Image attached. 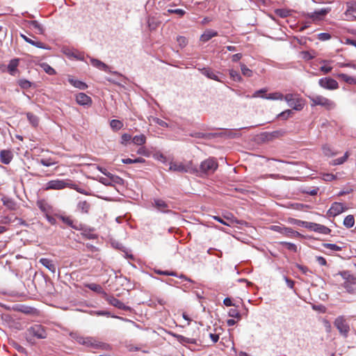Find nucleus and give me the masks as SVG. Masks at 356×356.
<instances>
[{
	"instance_id": "13d9d810",
	"label": "nucleus",
	"mask_w": 356,
	"mask_h": 356,
	"mask_svg": "<svg viewBox=\"0 0 356 356\" xmlns=\"http://www.w3.org/2000/svg\"><path fill=\"white\" fill-rule=\"evenodd\" d=\"M318 38L320 40L325 41L330 40L331 38V35L327 33H321L318 35Z\"/></svg>"
},
{
	"instance_id": "ddd939ff",
	"label": "nucleus",
	"mask_w": 356,
	"mask_h": 356,
	"mask_svg": "<svg viewBox=\"0 0 356 356\" xmlns=\"http://www.w3.org/2000/svg\"><path fill=\"white\" fill-rule=\"evenodd\" d=\"M104 299L111 305L121 309L127 310L128 307H126L123 302H122L120 300L115 298L113 296H108L106 294Z\"/></svg>"
},
{
	"instance_id": "338daca9",
	"label": "nucleus",
	"mask_w": 356,
	"mask_h": 356,
	"mask_svg": "<svg viewBox=\"0 0 356 356\" xmlns=\"http://www.w3.org/2000/svg\"><path fill=\"white\" fill-rule=\"evenodd\" d=\"M131 135H129L128 134H124L122 136V144L126 143L127 142L131 140Z\"/></svg>"
},
{
	"instance_id": "4c0bfd02",
	"label": "nucleus",
	"mask_w": 356,
	"mask_h": 356,
	"mask_svg": "<svg viewBox=\"0 0 356 356\" xmlns=\"http://www.w3.org/2000/svg\"><path fill=\"white\" fill-rule=\"evenodd\" d=\"M122 162L124 164H133V163H144L145 159L141 157H138L134 159H122Z\"/></svg>"
},
{
	"instance_id": "6e6d98bb",
	"label": "nucleus",
	"mask_w": 356,
	"mask_h": 356,
	"mask_svg": "<svg viewBox=\"0 0 356 356\" xmlns=\"http://www.w3.org/2000/svg\"><path fill=\"white\" fill-rule=\"evenodd\" d=\"M275 13L282 18L286 17L289 15V12L284 9H277L275 10Z\"/></svg>"
},
{
	"instance_id": "4d7b16f0",
	"label": "nucleus",
	"mask_w": 356,
	"mask_h": 356,
	"mask_svg": "<svg viewBox=\"0 0 356 356\" xmlns=\"http://www.w3.org/2000/svg\"><path fill=\"white\" fill-rule=\"evenodd\" d=\"M168 13H175V14H177L179 16H183L186 12L185 10H182V9H179V8H177V9H168Z\"/></svg>"
},
{
	"instance_id": "a878e982",
	"label": "nucleus",
	"mask_w": 356,
	"mask_h": 356,
	"mask_svg": "<svg viewBox=\"0 0 356 356\" xmlns=\"http://www.w3.org/2000/svg\"><path fill=\"white\" fill-rule=\"evenodd\" d=\"M154 205L158 210L162 212L168 211V205L163 200H154Z\"/></svg>"
},
{
	"instance_id": "7ed1b4c3",
	"label": "nucleus",
	"mask_w": 356,
	"mask_h": 356,
	"mask_svg": "<svg viewBox=\"0 0 356 356\" xmlns=\"http://www.w3.org/2000/svg\"><path fill=\"white\" fill-rule=\"evenodd\" d=\"M169 170L179 172H191L194 173L198 172L197 169L193 166L192 161L182 162H170Z\"/></svg>"
},
{
	"instance_id": "0e129e2a",
	"label": "nucleus",
	"mask_w": 356,
	"mask_h": 356,
	"mask_svg": "<svg viewBox=\"0 0 356 356\" xmlns=\"http://www.w3.org/2000/svg\"><path fill=\"white\" fill-rule=\"evenodd\" d=\"M99 182L105 186H113L111 181L104 177H101L99 179Z\"/></svg>"
},
{
	"instance_id": "bb28decb",
	"label": "nucleus",
	"mask_w": 356,
	"mask_h": 356,
	"mask_svg": "<svg viewBox=\"0 0 356 356\" xmlns=\"http://www.w3.org/2000/svg\"><path fill=\"white\" fill-rule=\"evenodd\" d=\"M87 287L88 289H90V290L102 295L104 298H105V296L107 294L99 284L91 283V284H88L87 285Z\"/></svg>"
},
{
	"instance_id": "0eeeda50",
	"label": "nucleus",
	"mask_w": 356,
	"mask_h": 356,
	"mask_svg": "<svg viewBox=\"0 0 356 356\" xmlns=\"http://www.w3.org/2000/svg\"><path fill=\"white\" fill-rule=\"evenodd\" d=\"M84 346L94 349H101L103 350H111V346L110 344L99 341L92 337H88V339Z\"/></svg>"
},
{
	"instance_id": "dca6fc26",
	"label": "nucleus",
	"mask_w": 356,
	"mask_h": 356,
	"mask_svg": "<svg viewBox=\"0 0 356 356\" xmlns=\"http://www.w3.org/2000/svg\"><path fill=\"white\" fill-rule=\"evenodd\" d=\"M13 153L10 150H1L0 152V160L3 164H8L13 159Z\"/></svg>"
},
{
	"instance_id": "f704fd0d",
	"label": "nucleus",
	"mask_w": 356,
	"mask_h": 356,
	"mask_svg": "<svg viewBox=\"0 0 356 356\" xmlns=\"http://www.w3.org/2000/svg\"><path fill=\"white\" fill-rule=\"evenodd\" d=\"M355 225V218L353 215L347 216L343 220V225L347 228H351Z\"/></svg>"
},
{
	"instance_id": "de8ad7c7",
	"label": "nucleus",
	"mask_w": 356,
	"mask_h": 356,
	"mask_svg": "<svg viewBox=\"0 0 356 356\" xmlns=\"http://www.w3.org/2000/svg\"><path fill=\"white\" fill-rule=\"evenodd\" d=\"M289 222L291 224L306 227L307 221H302L295 218H289Z\"/></svg>"
},
{
	"instance_id": "f257e3e1",
	"label": "nucleus",
	"mask_w": 356,
	"mask_h": 356,
	"mask_svg": "<svg viewBox=\"0 0 356 356\" xmlns=\"http://www.w3.org/2000/svg\"><path fill=\"white\" fill-rule=\"evenodd\" d=\"M26 340L31 344L35 343V339H43L47 338V333L44 327L41 325L35 324L29 327L24 332Z\"/></svg>"
},
{
	"instance_id": "052dcab7",
	"label": "nucleus",
	"mask_w": 356,
	"mask_h": 356,
	"mask_svg": "<svg viewBox=\"0 0 356 356\" xmlns=\"http://www.w3.org/2000/svg\"><path fill=\"white\" fill-rule=\"evenodd\" d=\"M111 183L113 182V183L120 184V185L124 184L123 179H122L121 177H120L119 176H117V175H114V177H113L112 179H111Z\"/></svg>"
},
{
	"instance_id": "473e14b6",
	"label": "nucleus",
	"mask_w": 356,
	"mask_h": 356,
	"mask_svg": "<svg viewBox=\"0 0 356 356\" xmlns=\"http://www.w3.org/2000/svg\"><path fill=\"white\" fill-rule=\"evenodd\" d=\"M30 28L36 31L38 34H43L44 29L42 26L37 21H31L30 22Z\"/></svg>"
},
{
	"instance_id": "774afa93",
	"label": "nucleus",
	"mask_w": 356,
	"mask_h": 356,
	"mask_svg": "<svg viewBox=\"0 0 356 356\" xmlns=\"http://www.w3.org/2000/svg\"><path fill=\"white\" fill-rule=\"evenodd\" d=\"M316 261L321 266H325L327 264V261H326L325 259L323 257H317Z\"/></svg>"
},
{
	"instance_id": "cd10ccee",
	"label": "nucleus",
	"mask_w": 356,
	"mask_h": 356,
	"mask_svg": "<svg viewBox=\"0 0 356 356\" xmlns=\"http://www.w3.org/2000/svg\"><path fill=\"white\" fill-rule=\"evenodd\" d=\"M202 74L206 76L207 78L220 81L216 73L210 68H203L201 70Z\"/></svg>"
},
{
	"instance_id": "c756f323",
	"label": "nucleus",
	"mask_w": 356,
	"mask_h": 356,
	"mask_svg": "<svg viewBox=\"0 0 356 356\" xmlns=\"http://www.w3.org/2000/svg\"><path fill=\"white\" fill-rule=\"evenodd\" d=\"M70 337L72 339L75 340L77 343L81 345H85L86 343L87 339H88V337H83L81 335H79L77 333H71Z\"/></svg>"
},
{
	"instance_id": "a19ab883",
	"label": "nucleus",
	"mask_w": 356,
	"mask_h": 356,
	"mask_svg": "<svg viewBox=\"0 0 356 356\" xmlns=\"http://www.w3.org/2000/svg\"><path fill=\"white\" fill-rule=\"evenodd\" d=\"M41 67L43 70L49 75H54L56 74V71L54 68H52L49 64L46 63H43L41 64Z\"/></svg>"
},
{
	"instance_id": "bf43d9fd",
	"label": "nucleus",
	"mask_w": 356,
	"mask_h": 356,
	"mask_svg": "<svg viewBox=\"0 0 356 356\" xmlns=\"http://www.w3.org/2000/svg\"><path fill=\"white\" fill-rule=\"evenodd\" d=\"M156 274H159V275H170V276H177V274L176 273L173 272V271H168V270H156Z\"/></svg>"
},
{
	"instance_id": "5701e85b",
	"label": "nucleus",
	"mask_w": 356,
	"mask_h": 356,
	"mask_svg": "<svg viewBox=\"0 0 356 356\" xmlns=\"http://www.w3.org/2000/svg\"><path fill=\"white\" fill-rule=\"evenodd\" d=\"M63 52L68 57H73L78 60L83 59V54L81 52L76 51V50L66 49L63 51Z\"/></svg>"
},
{
	"instance_id": "9b49d317",
	"label": "nucleus",
	"mask_w": 356,
	"mask_h": 356,
	"mask_svg": "<svg viewBox=\"0 0 356 356\" xmlns=\"http://www.w3.org/2000/svg\"><path fill=\"white\" fill-rule=\"evenodd\" d=\"M346 209L347 208L343 203L335 202L332 204L330 209L327 211V215L335 217L345 211Z\"/></svg>"
},
{
	"instance_id": "69168bd1",
	"label": "nucleus",
	"mask_w": 356,
	"mask_h": 356,
	"mask_svg": "<svg viewBox=\"0 0 356 356\" xmlns=\"http://www.w3.org/2000/svg\"><path fill=\"white\" fill-rule=\"evenodd\" d=\"M40 163L44 165V166H51L53 164H54V163L51 162L50 159H41L40 161Z\"/></svg>"
},
{
	"instance_id": "e433bc0d",
	"label": "nucleus",
	"mask_w": 356,
	"mask_h": 356,
	"mask_svg": "<svg viewBox=\"0 0 356 356\" xmlns=\"http://www.w3.org/2000/svg\"><path fill=\"white\" fill-rule=\"evenodd\" d=\"M349 156V154L348 152H346L343 156L336 159L334 160H332L331 162V165H341L343 164L346 160L348 159Z\"/></svg>"
},
{
	"instance_id": "e2e57ef3",
	"label": "nucleus",
	"mask_w": 356,
	"mask_h": 356,
	"mask_svg": "<svg viewBox=\"0 0 356 356\" xmlns=\"http://www.w3.org/2000/svg\"><path fill=\"white\" fill-rule=\"evenodd\" d=\"M332 67L331 66H327V65L321 66L320 68V70L323 74H328L329 72H330L332 71Z\"/></svg>"
},
{
	"instance_id": "423d86ee",
	"label": "nucleus",
	"mask_w": 356,
	"mask_h": 356,
	"mask_svg": "<svg viewBox=\"0 0 356 356\" xmlns=\"http://www.w3.org/2000/svg\"><path fill=\"white\" fill-rule=\"evenodd\" d=\"M218 164L214 158H209L200 163V171L202 173L211 175L218 168Z\"/></svg>"
},
{
	"instance_id": "1a4fd4ad",
	"label": "nucleus",
	"mask_w": 356,
	"mask_h": 356,
	"mask_svg": "<svg viewBox=\"0 0 356 356\" xmlns=\"http://www.w3.org/2000/svg\"><path fill=\"white\" fill-rule=\"evenodd\" d=\"M334 324L342 335L344 337L347 336L350 330V327L349 325L347 323L346 319L343 316L337 317L335 319Z\"/></svg>"
},
{
	"instance_id": "39448f33",
	"label": "nucleus",
	"mask_w": 356,
	"mask_h": 356,
	"mask_svg": "<svg viewBox=\"0 0 356 356\" xmlns=\"http://www.w3.org/2000/svg\"><path fill=\"white\" fill-rule=\"evenodd\" d=\"M73 187V183L70 179H54L49 181L45 185V190H62L65 188Z\"/></svg>"
},
{
	"instance_id": "aec40b11",
	"label": "nucleus",
	"mask_w": 356,
	"mask_h": 356,
	"mask_svg": "<svg viewBox=\"0 0 356 356\" xmlns=\"http://www.w3.org/2000/svg\"><path fill=\"white\" fill-rule=\"evenodd\" d=\"M68 81L74 87L79 88L80 90H86L88 88V86L86 83L79 80L74 79L70 76H69L68 77Z\"/></svg>"
},
{
	"instance_id": "c85d7f7f",
	"label": "nucleus",
	"mask_w": 356,
	"mask_h": 356,
	"mask_svg": "<svg viewBox=\"0 0 356 356\" xmlns=\"http://www.w3.org/2000/svg\"><path fill=\"white\" fill-rule=\"evenodd\" d=\"M337 76L349 84H356V78L343 73L337 74Z\"/></svg>"
},
{
	"instance_id": "8fccbe9b",
	"label": "nucleus",
	"mask_w": 356,
	"mask_h": 356,
	"mask_svg": "<svg viewBox=\"0 0 356 356\" xmlns=\"http://www.w3.org/2000/svg\"><path fill=\"white\" fill-rule=\"evenodd\" d=\"M322 178L326 181H331L337 179V175L331 173H323L322 175Z\"/></svg>"
},
{
	"instance_id": "49530a36",
	"label": "nucleus",
	"mask_w": 356,
	"mask_h": 356,
	"mask_svg": "<svg viewBox=\"0 0 356 356\" xmlns=\"http://www.w3.org/2000/svg\"><path fill=\"white\" fill-rule=\"evenodd\" d=\"M18 84L23 89H28L31 86V83L26 79H19L18 81Z\"/></svg>"
},
{
	"instance_id": "412c9836",
	"label": "nucleus",
	"mask_w": 356,
	"mask_h": 356,
	"mask_svg": "<svg viewBox=\"0 0 356 356\" xmlns=\"http://www.w3.org/2000/svg\"><path fill=\"white\" fill-rule=\"evenodd\" d=\"M77 210L83 213H88L90 209V204L86 200H81L76 206Z\"/></svg>"
},
{
	"instance_id": "58836bf2",
	"label": "nucleus",
	"mask_w": 356,
	"mask_h": 356,
	"mask_svg": "<svg viewBox=\"0 0 356 356\" xmlns=\"http://www.w3.org/2000/svg\"><path fill=\"white\" fill-rule=\"evenodd\" d=\"M110 125L113 130L118 131L123 127V123L118 120H112L110 122Z\"/></svg>"
},
{
	"instance_id": "603ef678",
	"label": "nucleus",
	"mask_w": 356,
	"mask_h": 356,
	"mask_svg": "<svg viewBox=\"0 0 356 356\" xmlns=\"http://www.w3.org/2000/svg\"><path fill=\"white\" fill-rule=\"evenodd\" d=\"M3 203L5 206H6L8 208L10 209H13L15 207V203L13 200L8 199V198H3Z\"/></svg>"
},
{
	"instance_id": "6ab92c4d",
	"label": "nucleus",
	"mask_w": 356,
	"mask_h": 356,
	"mask_svg": "<svg viewBox=\"0 0 356 356\" xmlns=\"http://www.w3.org/2000/svg\"><path fill=\"white\" fill-rule=\"evenodd\" d=\"M58 218L60 219L65 224L67 225L69 227L74 229L76 230H79V226L76 223H74V221L70 217L65 216H58Z\"/></svg>"
},
{
	"instance_id": "7c9ffc66",
	"label": "nucleus",
	"mask_w": 356,
	"mask_h": 356,
	"mask_svg": "<svg viewBox=\"0 0 356 356\" xmlns=\"http://www.w3.org/2000/svg\"><path fill=\"white\" fill-rule=\"evenodd\" d=\"M262 98L271 99V100H282L284 98V95L279 92L270 93L268 95L261 96Z\"/></svg>"
},
{
	"instance_id": "20e7f679",
	"label": "nucleus",
	"mask_w": 356,
	"mask_h": 356,
	"mask_svg": "<svg viewBox=\"0 0 356 356\" xmlns=\"http://www.w3.org/2000/svg\"><path fill=\"white\" fill-rule=\"evenodd\" d=\"M344 280L342 286L349 293H353L355 291L354 286L356 285V275L351 274L349 271L344 270L339 273Z\"/></svg>"
},
{
	"instance_id": "37998d69",
	"label": "nucleus",
	"mask_w": 356,
	"mask_h": 356,
	"mask_svg": "<svg viewBox=\"0 0 356 356\" xmlns=\"http://www.w3.org/2000/svg\"><path fill=\"white\" fill-rule=\"evenodd\" d=\"M240 66L243 75L248 77H251L252 76V71L249 69L245 64L240 63Z\"/></svg>"
},
{
	"instance_id": "3c124183",
	"label": "nucleus",
	"mask_w": 356,
	"mask_h": 356,
	"mask_svg": "<svg viewBox=\"0 0 356 356\" xmlns=\"http://www.w3.org/2000/svg\"><path fill=\"white\" fill-rule=\"evenodd\" d=\"M177 41L181 48L186 47L188 43L187 39L184 36H178Z\"/></svg>"
},
{
	"instance_id": "680f3d73",
	"label": "nucleus",
	"mask_w": 356,
	"mask_h": 356,
	"mask_svg": "<svg viewBox=\"0 0 356 356\" xmlns=\"http://www.w3.org/2000/svg\"><path fill=\"white\" fill-rule=\"evenodd\" d=\"M213 218L216 220L218 221L219 222H220V223H222L223 225H227V226H230L231 222H232V221L229 220V219H227L228 221H225L222 218H220L219 216H213Z\"/></svg>"
},
{
	"instance_id": "ea45409f",
	"label": "nucleus",
	"mask_w": 356,
	"mask_h": 356,
	"mask_svg": "<svg viewBox=\"0 0 356 356\" xmlns=\"http://www.w3.org/2000/svg\"><path fill=\"white\" fill-rule=\"evenodd\" d=\"M26 117H27L29 121L30 122V123L33 126H34V127L38 126V122H39V120H38V118L36 115H35L34 114H33L31 113H28L26 114Z\"/></svg>"
},
{
	"instance_id": "09e8293b",
	"label": "nucleus",
	"mask_w": 356,
	"mask_h": 356,
	"mask_svg": "<svg viewBox=\"0 0 356 356\" xmlns=\"http://www.w3.org/2000/svg\"><path fill=\"white\" fill-rule=\"evenodd\" d=\"M323 246L326 248H328V249L332 250V251H341L342 249L341 247L338 246L337 245L333 244V243H324Z\"/></svg>"
},
{
	"instance_id": "c9c22d12",
	"label": "nucleus",
	"mask_w": 356,
	"mask_h": 356,
	"mask_svg": "<svg viewBox=\"0 0 356 356\" xmlns=\"http://www.w3.org/2000/svg\"><path fill=\"white\" fill-rule=\"evenodd\" d=\"M132 141L137 145H142L145 143L146 137L144 134L137 135L133 138Z\"/></svg>"
},
{
	"instance_id": "72a5a7b5",
	"label": "nucleus",
	"mask_w": 356,
	"mask_h": 356,
	"mask_svg": "<svg viewBox=\"0 0 356 356\" xmlns=\"http://www.w3.org/2000/svg\"><path fill=\"white\" fill-rule=\"evenodd\" d=\"M18 66V60L14 59L10 60L8 65V71L11 75H15V72L17 71V67Z\"/></svg>"
},
{
	"instance_id": "9d476101",
	"label": "nucleus",
	"mask_w": 356,
	"mask_h": 356,
	"mask_svg": "<svg viewBox=\"0 0 356 356\" xmlns=\"http://www.w3.org/2000/svg\"><path fill=\"white\" fill-rule=\"evenodd\" d=\"M305 228L323 234H330L331 232V229L326 226L312 222H307Z\"/></svg>"
},
{
	"instance_id": "c03bdc74",
	"label": "nucleus",
	"mask_w": 356,
	"mask_h": 356,
	"mask_svg": "<svg viewBox=\"0 0 356 356\" xmlns=\"http://www.w3.org/2000/svg\"><path fill=\"white\" fill-rule=\"evenodd\" d=\"M229 76L235 81L241 82L242 81V78L239 73L234 70H229Z\"/></svg>"
},
{
	"instance_id": "79ce46f5",
	"label": "nucleus",
	"mask_w": 356,
	"mask_h": 356,
	"mask_svg": "<svg viewBox=\"0 0 356 356\" xmlns=\"http://www.w3.org/2000/svg\"><path fill=\"white\" fill-rule=\"evenodd\" d=\"M323 154L327 156H332L337 154L336 152H334L331 147L327 145H325L322 147Z\"/></svg>"
},
{
	"instance_id": "a18cd8bd",
	"label": "nucleus",
	"mask_w": 356,
	"mask_h": 356,
	"mask_svg": "<svg viewBox=\"0 0 356 356\" xmlns=\"http://www.w3.org/2000/svg\"><path fill=\"white\" fill-rule=\"evenodd\" d=\"M228 314H229V316L233 317V318H236L238 320H240L241 318V315L240 312L236 308L230 309L229 312H228Z\"/></svg>"
},
{
	"instance_id": "f8f14e48",
	"label": "nucleus",
	"mask_w": 356,
	"mask_h": 356,
	"mask_svg": "<svg viewBox=\"0 0 356 356\" xmlns=\"http://www.w3.org/2000/svg\"><path fill=\"white\" fill-rule=\"evenodd\" d=\"M330 11V8H324L315 10L313 13H308L307 17L313 20H318L321 19L323 17L325 16Z\"/></svg>"
},
{
	"instance_id": "2eb2a0df",
	"label": "nucleus",
	"mask_w": 356,
	"mask_h": 356,
	"mask_svg": "<svg viewBox=\"0 0 356 356\" xmlns=\"http://www.w3.org/2000/svg\"><path fill=\"white\" fill-rule=\"evenodd\" d=\"M283 99H284L288 103L289 106L292 107L295 110L299 111L302 108L301 104L296 103V100L294 98V95L293 94H286L285 96H284Z\"/></svg>"
},
{
	"instance_id": "4468645a",
	"label": "nucleus",
	"mask_w": 356,
	"mask_h": 356,
	"mask_svg": "<svg viewBox=\"0 0 356 356\" xmlns=\"http://www.w3.org/2000/svg\"><path fill=\"white\" fill-rule=\"evenodd\" d=\"M77 104L81 106H90L92 104V99L85 93L80 92L76 97Z\"/></svg>"
},
{
	"instance_id": "5fc2aeb1",
	"label": "nucleus",
	"mask_w": 356,
	"mask_h": 356,
	"mask_svg": "<svg viewBox=\"0 0 356 356\" xmlns=\"http://www.w3.org/2000/svg\"><path fill=\"white\" fill-rule=\"evenodd\" d=\"M281 244L285 245L286 248L291 251L296 252L297 246L294 243H289V242H282Z\"/></svg>"
},
{
	"instance_id": "2f4dec72",
	"label": "nucleus",
	"mask_w": 356,
	"mask_h": 356,
	"mask_svg": "<svg viewBox=\"0 0 356 356\" xmlns=\"http://www.w3.org/2000/svg\"><path fill=\"white\" fill-rule=\"evenodd\" d=\"M174 337L177 338V341L180 342L181 343H192L195 344L196 343V341L193 339L187 338L182 335L175 334Z\"/></svg>"
},
{
	"instance_id": "393cba45",
	"label": "nucleus",
	"mask_w": 356,
	"mask_h": 356,
	"mask_svg": "<svg viewBox=\"0 0 356 356\" xmlns=\"http://www.w3.org/2000/svg\"><path fill=\"white\" fill-rule=\"evenodd\" d=\"M283 230V235H285L291 238H297V237H302V235L300 234L298 232L294 231L291 227H284Z\"/></svg>"
},
{
	"instance_id": "b1692460",
	"label": "nucleus",
	"mask_w": 356,
	"mask_h": 356,
	"mask_svg": "<svg viewBox=\"0 0 356 356\" xmlns=\"http://www.w3.org/2000/svg\"><path fill=\"white\" fill-rule=\"evenodd\" d=\"M37 206L41 210V211L45 213V215L49 214L51 209V206L45 200H38L37 202Z\"/></svg>"
},
{
	"instance_id": "864d4df0",
	"label": "nucleus",
	"mask_w": 356,
	"mask_h": 356,
	"mask_svg": "<svg viewBox=\"0 0 356 356\" xmlns=\"http://www.w3.org/2000/svg\"><path fill=\"white\" fill-rule=\"evenodd\" d=\"M292 113H293L292 111L288 109V110H286V111L282 112L279 115V117L283 120H286L292 115Z\"/></svg>"
},
{
	"instance_id": "6e6552de",
	"label": "nucleus",
	"mask_w": 356,
	"mask_h": 356,
	"mask_svg": "<svg viewBox=\"0 0 356 356\" xmlns=\"http://www.w3.org/2000/svg\"><path fill=\"white\" fill-rule=\"evenodd\" d=\"M318 85L326 90H333L339 88L338 82L330 77H324L318 80Z\"/></svg>"
},
{
	"instance_id": "f03ea898",
	"label": "nucleus",
	"mask_w": 356,
	"mask_h": 356,
	"mask_svg": "<svg viewBox=\"0 0 356 356\" xmlns=\"http://www.w3.org/2000/svg\"><path fill=\"white\" fill-rule=\"evenodd\" d=\"M309 99L312 106H321L327 110H332L336 106L335 103L332 100L322 95L309 96Z\"/></svg>"
},
{
	"instance_id": "4be33fe9",
	"label": "nucleus",
	"mask_w": 356,
	"mask_h": 356,
	"mask_svg": "<svg viewBox=\"0 0 356 356\" xmlns=\"http://www.w3.org/2000/svg\"><path fill=\"white\" fill-rule=\"evenodd\" d=\"M218 35V32L211 29L206 30L204 33L201 35L200 40L202 42H207L213 37Z\"/></svg>"
},
{
	"instance_id": "f3484780",
	"label": "nucleus",
	"mask_w": 356,
	"mask_h": 356,
	"mask_svg": "<svg viewBox=\"0 0 356 356\" xmlns=\"http://www.w3.org/2000/svg\"><path fill=\"white\" fill-rule=\"evenodd\" d=\"M90 63L94 67L98 68L99 70H103L106 72H111L110 67L106 64L98 59L90 58Z\"/></svg>"
},
{
	"instance_id": "a211bd4d",
	"label": "nucleus",
	"mask_w": 356,
	"mask_h": 356,
	"mask_svg": "<svg viewBox=\"0 0 356 356\" xmlns=\"http://www.w3.org/2000/svg\"><path fill=\"white\" fill-rule=\"evenodd\" d=\"M39 262L46 267L49 270H50L51 273H54L56 270V267L53 263V261L47 258H41L39 261Z\"/></svg>"
}]
</instances>
